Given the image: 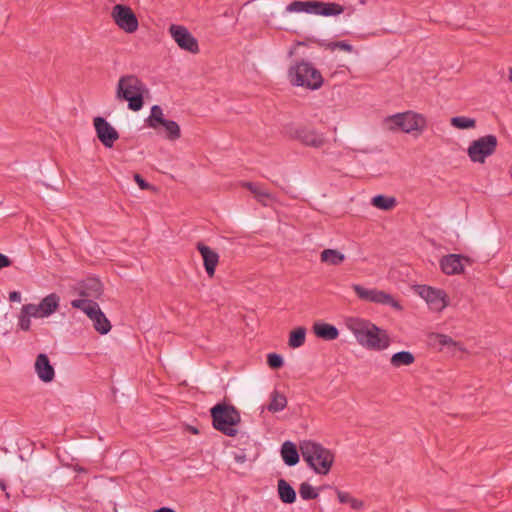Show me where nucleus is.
Instances as JSON below:
<instances>
[{
	"label": "nucleus",
	"instance_id": "39448f33",
	"mask_svg": "<svg viewBox=\"0 0 512 512\" xmlns=\"http://www.w3.org/2000/svg\"><path fill=\"white\" fill-rule=\"evenodd\" d=\"M300 452L316 473L322 475L329 473L334 462V454L330 450L316 442L303 441L300 443Z\"/></svg>",
	"mask_w": 512,
	"mask_h": 512
},
{
	"label": "nucleus",
	"instance_id": "c756f323",
	"mask_svg": "<svg viewBox=\"0 0 512 512\" xmlns=\"http://www.w3.org/2000/svg\"><path fill=\"white\" fill-rule=\"evenodd\" d=\"M160 127H163L165 137L170 141H176L181 137L180 126L173 120L165 119L162 123H160Z\"/></svg>",
	"mask_w": 512,
	"mask_h": 512
},
{
	"label": "nucleus",
	"instance_id": "393cba45",
	"mask_svg": "<svg viewBox=\"0 0 512 512\" xmlns=\"http://www.w3.org/2000/svg\"><path fill=\"white\" fill-rule=\"evenodd\" d=\"M281 456L288 466H294L299 462V453L293 442L286 441L282 444Z\"/></svg>",
	"mask_w": 512,
	"mask_h": 512
},
{
	"label": "nucleus",
	"instance_id": "6ab92c4d",
	"mask_svg": "<svg viewBox=\"0 0 512 512\" xmlns=\"http://www.w3.org/2000/svg\"><path fill=\"white\" fill-rule=\"evenodd\" d=\"M295 138L298 139L302 144L313 148H320L326 142L325 137L322 134L315 130L306 128L298 129L295 132Z\"/></svg>",
	"mask_w": 512,
	"mask_h": 512
},
{
	"label": "nucleus",
	"instance_id": "9d476101",
	"mask_svg": "<svg viewBox=\"0 0 512 512\" xmlns=\"http://www.w3.org/2000/svg\"><path fill=\"white\" fill-rule=\"evenodd\" d=\"M352 289L360 300L372 302L375 304L387 305L399 312L403 311L404 309L401 303L395 299L393 295L383 290L376 288L369 289L359 284H353Z\"/></svg>",
	"mask_w": 512,
	"mask_h": 512
},
{
	"label": "nucleus",
	"instance_id": "4be33fe9",
	"mask_svg": "<svg viewBox=\"0 0 512 512\" xmlns=\"http://www.w3.org/2000/svg\"><path fill=\"white\" fill-rule=\"evenodd\" d=\"M242 186L248 189L263 206H267L270 201L275 200V196L273 194L257 183L244 182L242 183Z\"/></svg>",
	"mask_w": 512,
	"mask_h": 512
},
{
	"label": "nucleus",
	"instance_id": "2f4dec72",
	"mask_svg": "<svg viewBox=\"0 0 512 512\" xmlns=\"http://www.w3.org/2000/svg\"><path fill=\"white\" fill-rule=\"evenodd\" d=\"M336 494L340 503L349 504L350 507L354 510H361L364 507V502L362 500L354 498L347 492H343L337 489Z\"/></svg>",
	"mask_w": 512,
	"mask_h": 512
},
{
	"label": "nucleus",
	"instance_id": "9b49d317",
	"mask_svg": "<svg viewBox=\"0 0 512 512\" xmlns=\"http://www.w3.org/2000/svg\"><path fill=\"white\" fill-rule=\"evenodd\" d=\"M73 308L82 310L93 322L94 329L102 335L110 332L112 325L98 304H90L85 300H72Z\"/></svg>",
	"mask_w": 512,
	"mask_h": 512
},
{
	"label": "nucleus",
	"instance_id": "58836bf2",
	"mask_svg": "<svg viewBox=\"0 0 512 512\" xmlns=\"http://www.w3.org/2000/svg\"><path fill=\"white\" fill-rule=\"evenodd\" d=\"M10 265H11V260L4 254L0 253V269H2L4 267H8Z\"/></svg>",
	"mask_w": 512,
	"mask_h": 512
},
{
	"label": "nucleus",
	"instance_id": "423d86ee",
	"mask_svg": "<svg viewBox=\"0 0 512 512\" xmlns=\"http://www.w3.org/2000/svg\"><path fill=\"white\" fill-rule=\"evenodd\" d=\"M288 78L293 86L311 90L319 89L324 81L321 72L306 61H297L290 66Z\"/></svg>",
	"mask_w": 512,
	"mask_h": 512
},
{
	"label": "nucleus",
	"instance_id": "79ce46f5",
	"mask_svg": "<svg viewBox=\"0 0 512 512\" xmlns=\"http://www.w3.org/2000/svg\"><path fill=\"white\" fill-rule=\"evenodd\" d=\"M155 512H175V510H173L172 508H169V507H162V508L157 509Z\"/></svg>",
	"mask_w": 512,
	"mask_h": 512
},
{
	"label": "nucleus",
	"instance_id": "ea45409f",
	"mask_svg": "<svg viewBox=\"0 0 512 512\" xmlns=\"http://www.w3.org/2000/svg\"><path fill=\"white\" fill-rule=\"evenodd\" d=\"M9 300L11 302H20L21 301V294L17 291H13L9 293Z\"/></svg>",
	"mask_w": 512,
	"mask_h": 512
},
{
	"label": "nucleus",
	"instance_id": "a18cd8bd",
	"mask_svg": "<svg viewBox=\"0 0 512 512\" xmlns=\"http://www.w3.org/2000/svg\"><path fill=\"white\" fill-rule=\"evenodd\" d=\"M509 81L512 82V67L509 69Z\"/></svg>",
	"mask_w": 512,
	"mask_h": 512
},
{
	"label": "nucleus",
	"instance_id": "4c0bfd02",
	"mask_svg": "<svg viewBox=\"0 0 512 512\" xmlns=\"http://www.w3.org/2000/svg\"><path fill=\"white\" fill-rule=\"evenodd\" d=\"M134 180L142 190L152 189V186L147 183L139 174L134 175Z\"/></svg>",
	"mask_w": 512,
	"mask_h": 512
},
{
	"label": "nucleus",
	"instance_id": "c03bdc74",
	"mask_svg": "<svg viewBox=\"0 0 512 512\" xmlns=\"http://www.w3.org/2000/svg\"><path fill=\"white\" fill-rule=\"evenodd\" d=\"M190 431L194 434H197L198 433V429L195 428V427H190Z\"/></svg>",
	"mask_w": 512,
	"mask_h": 512
},
{
	"label": "nucleus",
	"instance_id": "f8f14e48",
	"mask_svg": "<svg viewBox=\"0 0 512 512\" xmlns=\"http://www.w3.org/2000/svg\"><path fill=\"white\" fill-rule=\"evenodd\" d=\"M414 290L434 312H442L448 306V296L441 289H435L427 285H416Z\"/></svg>",
	"mask_w": 512,
	"mask_h": 512
},
{
	"label": "nucleus",
	"instance_id": "7c9ffc66",
	"mask_svg": "<svg viewBox=\"0 0 512 512\" xmlns=\"http://www.w3.org/2000/svg\"><path fill=\"white\" fill-rule=\"evenodd\" d=\"M372 205L378 209L389 211L396 205L395 197L377 195L372 198Z\"/></svg>",
	"mask_w": 512,
	"mask_h": 512
},
{
	"label": "nucleus",
	"instance_id": "f257e3e1",
	"mask_svg": "<svg viewBox=\"0 0 512 512\" xmlns=\"http://www.w3.org/2000/svg\"><path fill=\"white\" fill-rule=\"evenodd\" d=\"M346 326L363 347L381 351L390 346L388 333L368 320L350 317L346 320Z\"/></svg>",
	"mask_w": 512,
	"mask_h": 512
},
{
	"label": "nucleus",
	"instance_id": "b1692460",
	"mask_svg": "<svg viewBox=\"0 0 512 512\" xmlns=\"http://www.w3.org/2000/svg\"><path fill=\"white\" fill-rule=\"evenodd\" d=\"M345 260V254L338 249L328 248L324 249L320 253V261L328 265L338 266L341 265Z\"/></svg>",
	"mask_w": 512,
	"mask_h": 512
},
{
	"label": "nucleus",
	"instance_id": "20e7f679",
	"mask_svg": "<svg viewBox=\"0 0 512 512\" xmlns=\"http://www.w3.org/2000/svg\"><path fill=\"white\" fill-rule=\"evenodd\" d=\"M60 305V296L50 293L45 296L39 304H25L22 306L18 316V326L23 331L31 327V318H46L55 313Z\"/></svg>",
	"mask_w": 512,
	"mask_h": 512
},
{
	"label": "nucleus",
	"instance_id": "49530a36",
	"mask_svg": "<svg viewBox=\"0 0 512 512\" xmlns=\"http://www.w3.org/2000/svg\"><path fill=\"white\" fill-rule=\"evenodd\" d=\"M0 487H1V489H2V490H5V489H6V485H5V483H4V482H1V483H0Z\"/></svg>",
	"mask_w": 512,
	"mask_h": 512
},
{
	"label": "nucleus",
	"instance_id": "7ed1b4c3",
	"mask_svg": "<svg viewBox=\"0 0 512 512\" xmlns=\"http://www.w3.org/2000/svg\"><path fill=\"white\" fill-rule=\"evenodd\" d=\"M387 130L420 136L427 129V119L423 114L409 110L386 117L383 121Z\"/></svg>",
	"mask_w": 512,
	"mask_h": 512
},
{
	"label": "nucleus",
	"instance_id": "f704fd0d",
	"mask_svg": "<svg viewBox=\"0 0 512 512\" xmlns=\"http://www.w3.org/2000/svg\"><path fill=\"white\" fill-rule=\"evenodd\" d=\"M299 494L304 500L316 499L318 497L315 488L306 482L300 485Z\"/></svg>",
	"mask_w": 512,
	"mask_h": 512
},
{
	"label": "nucleus",
	"instance_id": "a211bd4d",
	"mask_svg": "<svg viewBox=\"0 0 512 512\" xmlns=\"http://www.w3.org/2000/svg\"><path fill=\"white\" fill-rule=\"evenodd\" d=\"M196 248L199 251L205 271L212 278L215 275L216 267L219 264V254L203 242H198Z\"/></svg>",
	"mask_w": 512,
	"mask_h": 512
},
{
	"label": "nucleus",
	"instance_id": "f3484780",
	"mask_svg": "<svg viewBox=\"0 0 512 512\" xmlns=\"http://www.w3.org/2000/svg\"><path fill=\"white\" fill-rule=\"evenodd\" d=\"M464 262L470 263L469 258L460 254H449L441 258L440 267L447 275L462 274L465 270Z\"/></svg>",
	"mask_w": 512,
	"mask_h": 512
},
{
	"label": "nucleus",
	"instance_id": "cd10ccee",
	"mask_svg": "<svg viewBox=\"0 0 512 512\" xmlns=\"http://www.w3.org/2000/svg\"><path fill=\"white\" fill-rule=\"evenodd\" d=\"M278 493L283 503H293L296 499V492L293 487L284 479L278 480Z\"/></svg>",
	"mask_w": 512,
	"mask_h": 512
},
{
	"label": "nucleus",
	"instance_id": "1a4fd4ad",
	"mask_svg": "<svg viewBox=\"0 0 512 512\" xmlns=\"http://www.w3.org/2000/svg\"><path fill=\"white\" fill-rule=\"evenodd\" d=\"M497 145L495 135L482 136L470 143L467 149L468 157L473 163L484 164L486 159L495 153Z\"/></svg>",
	"mask_w": 512,
	"mask_h": 512
},
{
	"label": "nucleus",
	"instance_id": "bb28decb",
	"mask_svg": "<svg viewBox=\"0 0 512 512\" xmlns=\"http://www.w3.org/2000/svg\"><path fill=\"white\" fill-rule=\"evenodd\" d=\"M414 362L415 356L410 351H400L394 353L390 358V364L396 369L404 366H411Z\"/></svg>",
	"mask_w": 512,
	"mask_h": 512
},
{
	"label": "nucleus",
	"instance_id": "a19ab883",
	"mask_svg": "<svg viewBox=\"0 0 512 512\" xmlns=\"http://www.w3.org/2000/svg\"><path fill=\"white\" fill-rule=\"evenodd\" d=\"M234 458H235V461L240 464L244 463L247 460L246 455L244 453L237 454V455H235Z\"/></svg>",
	"mask_w": 512,
	"mask_h": 512
},
{
	"label": "nucleus",
	"instance_id": "0eeeda50",
	"mask_svg": "<svg viewBox=\"0 0 512 512\" xmlns=\"http://www.w3.org/2000/svg\"><path fill=\"white\" fill-rule=\"evenodd\" d=\"M213 426L227 436L238 433L236 426L240 422V414L234 406L218 404L211 409Z\"/></svg>",
	"mask_w": 512,
	"mask_h": 512
},
{
	"label": "nucleus",
	"instance_id": "de8ad7c7",
	"mask_svg": "<svg viewBox=\"0 0 512 512\" xmlns=\"http://www.w3.org/2000/svg\"><path fill=\"white\" fill-rule=\"evenodd\" d=\"M294 53H295V50H294V49H291V50L289 51V56H290V57H291V56H293V55H294Z\"/></svg>",
	"mask_w": 512,
	"mask_h": 512
},
{
	"label": "nucleus",
	"instance_id": "37998d69",
	"mask_svg": "<svg viewBox=\"0 0 512 512\" xmlns=\"http://www.w3.org/2000/svg\"><path fill=\"white\" fill-rule=\"evenodd\" d=\"M74 469H75V471H77V472H85V470H84L83 468L78 467V466H75V468H74Z\"/></svg>",
	"mask_w": 512,
	"mask_h": 512
},
{
	"label": "nucleus",
	"instance_id": "6e6552de",
	"mask_svg": "<svg viewBox=\"0 0 512 512\" xmlns=\"http://www.w3.org/2000/svg\"><path fill=\"white\" fill-rule=\"evenodd\" d=\"M289 12H306L322 16H335L344 12V7L335 2L294 1L287 6Z\"/></svg>",
	"mask_w": 512,
	"mask_h": 512
},
{
	"label": "nucleus",
	"instance_id": "473e14b6",
	"mask_svg": "<svg viewBox=\"0 0 512 512\" xmlns=\"http://www.w3.org/2000/svg\"><path fill=\"white\" fill-rule=\"evenodd\" d=\"M305 339L306 329L304 327H298L291 331L288 345L293 349L298 348L304 344Z\"/></svg>",
	"mask_w": 512,
	"mask_h": 512
},
{
	"label": "nucleus",
	"instance_id": "dca6fc26",
	"mask_svg": "<svg viewBox=\"0 0 512 512\" xmlns=\"http://www.w3.org/2000/svg\"><path fill=\"white\" fill-rule=\"evenodd\" d=\"M94 127L98 139L107 148H111L114 142L119 138V134L116 129L103 117L98 116L94 118Z\"/></svg>",
	"mask_w": 512,
	"mask_h": 512
},
{
	"label": "nucleus",
	"instance_id": "4468645a",
	"mask_svg": "<svg viewBox=\"0 0 512 512\" xmlns=\"http://www.w3.org/2000/svg\"><path fill=\"white\" fill-rule=\"evenodd\" d=\"M169 33L182 50L188 51L192 54H197L199 52L197 39L185 26L172 24L169 27Z\"/></svg>",
	"mask_w": 512,
	"mask_h": 512
},
{
	"label": "nucleus",
	"instance_id": "72a5a7b5",
	"mask_svg": "<svg viewBox=\"0 0 512 512\" xmlns=\"http://www.w3.org/2000/svg\"><path fill=\"white\" fill-rule=\"evenodd\" d=\"M450 124L456 129H472L476 126V120L464 116H455L450 119Z\"/></svg>",
	"mask_w": 512,
	"mask_h": 512
},
{
	"label": "nucleus",
	"instance_id": "a878e982",
	"mask_svg": "<svg viewBox=\"0 0 512 512\" xmlns=\"http://www.w3.org/2000/svg\"><path fill=\"white\" fill-rule=\"evenodd\" d=\"M288 405L287 397L284 393L274 390L270 394V402L267 409L271 413L283 411Z\"/></svg>",
	"mask_w": 512,
	"mask_h": 512
},
{
	"label": "nucleus",
	"instance_id": "aec40b11",
	"mask_svg": "<svg viewBox=\"0 0 512 512\" xmlns=\"http://www.w3.org/2000/svg\"><path fill=\"white\" fill-rule=\"evenodd\" d=\"M35 371L43 382H51L55 372L46 354H39L35 361Z\"/></svg>",
	"mask_w": 512,
	"mask_h": 512
},
{
	"label": "nucleus",
	"instance_id": "c9c22d12",
	"mask_svg": "<svg viewBox=\"0 0 512 512\" xmlns=\"http://www.w3.org/2000/svg\"><path fill=\"white\" fill-rule=\"evenodd\" d=\"M267 363L269 367L273 369H278L283 366V359L279 354L276 353H270L267 356Z\"/></svg>",
	"mask_w": 512,
	"mask_h": 512
},
{
	"label": "nucleus",
	"instance_id": "5701e85b",
	"mask_svg": "<svg viewBox=\"0 0 512 512\" xmlns=\"http://www.w3.org/2000/svg\"><path fill=\"white\" fill-rule=\"evenodd\" d=\"M314 334L324 340H335L339 336L338 329L331 324L318 322L313 325Z\"/></svg>",
	"mask_w": 512,
	"mask_h": 512
},
{
	"label": "nucleus",
	"instance_id": "2eb2a0df",
	"mask_svg": "<svg viewBox=\"0 0 512 512\" xmlns=\"http://www.w3.org/2000/svg\"><path fill=\"white\" fill-rule=\"evenodd\" d=\"M76 292L80 296L78 300H85L90 304H97L94 300L99 299L103 293V286L98 279L89 278L75 287Z\"/></svg>",
	"mask_w": 512,
	"mask_h": 512
},
{
	"label": "nucleus",
	"instance_id": "e433bc0d",
	"mask_svg": "<svg viewBox=\"0 0 512 512\" xmlns=\"http://www.w3.org/2000/svg\"><path fill=\"white\" fill-rule=\"evenodd\" d=\"M332 47L338 48V49L346 51V52H352V50H353V47L345 41L334 42V43H332Z\"/></svg>",
	"mask_w": 512,
	"mask_h": 512
},
{
	"label": "nucleus",
	"instance_id": "412c9836",
	"mask_svg": "<svg viewBox=\"0 0 512 512\" xmlns=\"http://www.w3.org/2000/svg\"><path fill=\"white\" fill-rule=\"evenodd\" d=\"M428 340L431 346L436 347L439 350H442L444 347L458 349L460 351L465 350L459 342L445 334L430 333L428 335Z\"/></svg>",
	"mask_w": 512,
	"mask_h": 512
},
{
	"label": "nucleus",
	"instance_id": "f03ea898",
	"mask_svg": "<svg viewBox=\"0 0 512 512\" xmlns=\"http://www.w3.org/2000/svg\"><path fill=\"white\" fill-rule=\"evenodd\" d=\"M147 93V87L135 75H124L118 80L116 98L120 101H127L128 108L132 111L142 109L144 105V95Z\"/></svg>",
	"mask_w": 512,
	"mask_h": 512
},
{
	"label": "nucleus",
	"instance_id": "c85d7f7f",
	"mask_svg": "<svg viewBox=\"0 0 512 512\" xmlns=\"http://www.w3.org/2000/svg\"><path fill=\"white\" fill-rule=\"evenodd\" d=\"M165 120L163 109L159 105H154L151 108L150 115L146 118V125L155 130L159 131L160 123Z\"/></svg>",
	"mask_w": 512,
	"mask_h": 512
},
{
	"label": "nucleus",
	"instance_id": "ddd939ff",
	"mask_svg": "<svg viewBox=\"0 0 512 512\" xmlns=\"http://www.w3.org/2000/svg\"><path fill=\"white\" fill-rule=\"evenodd\" d=\"M111 17L115 24L126 33H134L138 29V19L129 6L115 5L111 11Z\"/></svg>",
	"mask_w": 512,
	"mask_h": 512
}]
</instances>
